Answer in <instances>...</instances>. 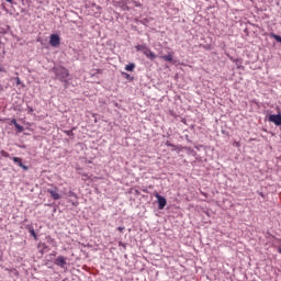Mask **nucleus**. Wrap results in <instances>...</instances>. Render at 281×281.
I'll use <instances>...</instances> for the list:
<instances>
[{"label": "nucleus", "instance_id": "nucleus-1", "mask_svg": "<svg viewBox=\"0 0 281 281\" xmlns=\"http://www.w3.org/2000/svg\"><path fill=\"white\" fill-rule=\"evenodd\" d=\"M54 74V80H59V82H64L65 89H67V85H69V70L64 66H55L50 70Z\"/></svg>", "mask_w": 281, "mask_h": 281}, {"label": "nucleus", "instance_id": "nucleus-2", "mask_svg": "<svg viewBox=\"0 0 281 281\" xmlns=\"http://www.w3.org/2000/svg\"><path fill=\"white\" fill-rule=\"evenodd\" d=\"M154 196L157 199L158 203V210H164L166 205H168V201L164 198V195H160L159 193H154Z\"/></svg>", "mask_w": 281, "mask_h": 281}, {"label": "nucleus", "instance_id": "nucleus-3", "mask_svg": "<svg viewBox=\"0 0 281 281\" xmlns=\"http://www.w3.org/2000/svg\"><path fill=\"white\" fill-rule=\"evenodd\" d=\"M49 45L50 47H58L60 45V35L50 34L49 36Z\"/></svg>", "mask_w": 281, "mask_h": 281}, {"label": "nucleus", "instance_id": "nucleus-4", "mask_svg": "<svg viewBox=\"0 0 281 281\" xmlns=\"http://www.w3.org/2000/svg\"><path fill=\"white\" fill-rule=\"evenodd\" d=\"M54 265H56V267H60V269H65V266L67 265V257L59 256L55 259Z\"/></svg>", "mask_w": 281, "mask_h": 281}, {"label": "nucleus", "instance_id": "nucleus-5", "mask_svg": "<svg viewBox=\"0 0 281 281\" xmlns=\"http://www.w3.org/2000/svg\"><path fill=\"white\" fill-rule=\"evenodd\" d=\"M268 120L276 124V126H281V114H270Z\"/></svg>", "mask_w": 281, "mask_h": 281}, {"label": "nucleus", "instance_id": "nucleus-6", "mask_svg": "<svg viewBox=\"0 0 281 281\" xmlns=\"http://www.w3.org/2000/svg\"><path fill=\"white\" fill-rule=\"evenodd\" d=\"M12 160H13V164H15L20 168H22V170H25V171L30 170V167L23 165V159L22 158L13 157Z\"/></svg>", "mask_w": 281, "mask_h": 281}, {"label": "nucleus", "instance_id": "nucleus-7", "mask_svg": "<svg viewBox=\"0 0 281 281\" xmlns=\"http://www.w3.org/2000/svg\"><path fill=\"white\" fill-rule=\"evenodd\" d=\"M48 194H50L52 199H54V201H58L60 199V193H58V189H48L47 190Z\"/></svg>", "mask_w": 281, "mask_h": 281}, {"label": "nucleus", "instance_id": "nucleus-8", "mask_svg": "<svg viewBox=\"0 0 281 281\" xmlns=\"http://www.w3.org/2000/svg\"><path fill=\"white\" fill-rule=\"evenodd\" d=\"M144 56H146V58H149V60H155V58H157V55H155V53H153V50H150V48L147 47V49H145Z\"/></svg>", "mask_w": 281, "mask_h": 281}, {"label": "nucleus", "instance_id": "nucleus-9", "mask_svg": "<svg viewBox=\"0 0 281 281\" xmlns=\"http://www.w3.org/2000/svg\"><path fill=\"white\" fill-rule=\"evenodd\" d=\"M37 249H38V251H40V254H45V251H47V249H49V246H47V244H45V243H40L38 245H37Z\"/></svg>", "mask_w": 281, "mask_h": 281}, {"label": "nucleus", "instance_id": "nucleus-10", "mask_svg": "<svg viewBox=\"0 0 281 281\" xmlns=\"http://www.w3.org/2000/svg\"><path fill=\"white\" fill-rule=\"evenodd\" d=\"M160 58H161L162 60H165L166 63H172V60H173L172 54L162 55V56H160Z\"/></svg>", "mask_w": 281, "mask_h": 281}, {"label": "nucleus", "instance_id": "nucleus-11", "mask_svg": "<svg viewBox=\"0 0 281 281\" xmlns=\"http://www.w3.org/2000/svg\"><path fill=\"white\" fill-rule=\"evenodd\" d=\"M122 77L125 78V80H128V82H133L135 80V77L131 76L130 74L123 71L121 72Z\"/></svg>", "mask_w": 281, "mask_h": 281}, {"label": "nucleus", "instance_id": "nucleus-12", "mask_svg": "<svg viewBox=\"0 0 281 281\" xmlns=\"http://www.w3.org/2000/svg\"><path fill=\"white\" fill-rule=\"evenodd\" d=\"M29 233L31 236H33L34 240H38V235H36V232L34 231L33 226H27Z\"/></svg>", "mask_w": 281, "mask_h": 281}, {"label": "nucleus", "instance_id": "nucleus-13", "mask_svg": "<svg viewBox=\"0 0 281 281\" xmlns=\"http://www.w3.org/2000/svg\"><path fill=\"white\" fill-rule=\"evenodd\" d=\"M125 71H135V63H130L125 66Z\"/></svg>", "mask_w": 281, "mask_h": 281}, {"label": "nucleus", "instance_id": "nucleus-14", "mask_svg": "<svg viewBox=\"0 0 281 281\" xmlns=\"http://www.w3.org/2000/svg\"><path fill=\"white\" fill-rule=\"evenodd\" d=\"M146 49H148V46H146V45H137L136 46V52H143V54H145Z\"/></svg>", "mask_w": 281, "mask_h": 281}, {"label": "nucleus", "instance_id": "nucleus-15", "mask_svg": "<svg viewBox=\"0 0 281 281\" xmlns=\"http://www.w3.org/2000/svg\"><path fill=\"white\" fill-rule=\"evenodd\" d=\"M16 133H23L24 128L23 125L15 123Z\"/></svg>", "mask_w": 281, "mask_h": 281}, {"label": "nucleus", "instance_id": "nucleus-16", "mask_svg": "<svg viewBox=\"0 0 281 281\" xmlns=\"http://www.w3.org/2000/svg\"><path fill=\"white\" fill-rule=\"evenodd\" d=\"M0 154L2 157H10V154L3 149L0 151Z\"/></svg>", "mask_w": 281, "mask_h": 281}, {"label": "nucleus", "instance_id": "nucleus-17", "mask_svg": "<svg viewBox=\"0 0 281 281\" xmlns=\"http://www.w3.org/2000/svg\"><path fill=\"white\" fill-rule=\"evenodd\" d=\"M166 145L170 146L171 148H175V145L172 143H170V142H167Z\"/></svg>", "mask_w": 281, "mask_h": 281}, {"label": "nucleus", "instance_id": "nucleus-18", "mask_svg": "<svg viewBox=\"0 0 281 281\" xmlns=\"http://www.w3.org/2000/svg\"><path fill=\"white\" fill-rule=\"evenodd\" d=\"M117 232H121V233L124 232V226H119Z\"/></svg>", "mask_w": 281, "mask_h": 281}, {"label": "nucleus", "instance_id": "nucleus-19", "mask_svg": "<svg viewBox=\"0 0 281 281\" xmlns=\"http://www.w3.org/2000/svg\"><path fill=\"white\" fill-rule=\"evenodd\" d=\"M11 123H12L14 126H16V124H19V123L16 122V119H13V120L11 121Z\"/></svg>", "mask_w": 281, "mask_h": 281}, {"label": "nucleus", "instance_id": "nucleus-20", "mask_svg": "<svg viewBox=\"0 0 281 281\" xmlns=\"http://www.w3.org/2000/svg\"><path fill=\"white\" fill-rule=\"evenodd\" d=\"M29 113H34V108H29Z\"/></svg>", "mask_w": 281, "mask_h": 281}, {"label": "nucleus", "instance_id": "nucleus-21", "mask_svg": "<svg viewBox=\"0 0 281 281\" xmlns=\"http://www.w3.org/2000/svg\"><path fill=\"white\" fill-rule=\"evenodd\" d=\"M16 85H21V79L16 77Z\"/></svg>", "mask_w": 281, "mask_h": 281}, {"label": "nucleus", "instance_id": "nucleus-22", "mask_svg": "<svg viewBox=\"0 0 281 281\" xmlns=\"http://www.w3.org/2000/svg\"><path fill=\"white\" fill-rule=\"evenodd\" d=\"M67 135H74V132L72 131H68Z\"/></svg>", "mask_w": 281, "mask_h": 281}, {"label": "nucleus", "instance_id": "nucleus-23", "mask_svg": "<svg viewBox=\"0 0 281 281\" xmlns=\"http://www.w3.org/2000/svg\"><path fill=\"white\" fill-rule=\"evenodd\" d=\"M8 3H14V0H5Z\"/></svg>", "mask_w": 281, "mask_h": 281}, {"label": "nucleus", "instance_id": "nucleus-24", "mask_svg": "<svg viewBox=\"0 0 281 281\" xmlns=\"http://www.w3.org/2000/svg\"><path fill=\"white\" fill-rule=\"evenodd\" d=\"M100 9H101L100 5H98V7H97V10H100Z\"/></svg>", "mask_w": 281, "mask_h": 281}, {"label": "nucleus", "instance_id": "nucleus-25", "mask_svg": "<svg viewBox=\"0 0 281 281\" xmlns=\"http://www.w3.org/2000/svg\"><path fill=\"white\" fill-rule=\"evenodd\" d=\"M52 256H56V252H53Z\"/></svg>", "mask_w": 281, "mask_h": 281}]
</instances>
